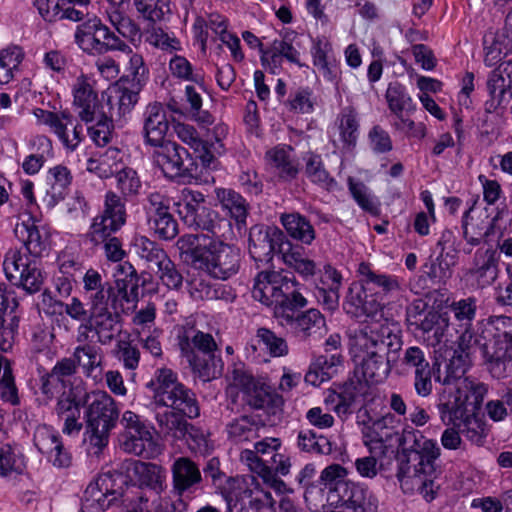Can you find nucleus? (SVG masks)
Listing matches in <instances>:
<instances>
[{"mask_svg": "<svg viewBox=\"0 0 512 512\" xmlns=\"http://www.w3.org/2000/svg\"><path fill=\"white\" fill-rule=\"evenodd\" d=\"M311 54L314 66L322 72L324 78L334 81L337 78V68L330 41L326 37L313 39Z\"/></svg>", "mask_w": 512, "mask_h": 512, "instance_id": "nucleus-47", "label": "nucleus"}, {"mask_svg": "<svg viewBox=\"0 0 512 512\" xmlns=\"http://www.w3.org/2000/svg\"><path fill=\"white\" fill-rule=\"evenodd\" d=\"M302 159L304 162L303 173L312 184L327 192L339 189L337 180L326 169L321 155L307 152Z\"/></svg>", "mask_w": 512, "mask_h": 512, "instance_id": "nucleus-36", "label": "nucleus"}, {"mask_svg": "<svg viewBox=\"0 0 512 512\" xmlns=\"http://www.w3.org/2000/svg\"><path fill=\"white\" fill-rule=\"evenodd\" d=\"M82 282L89 306L104 303L111 283L104 281L103 276L94 268L86 270Z\"/></svg>", "mask_w": 512, "mask_h": 512, "instance_id": "nucleus-55", "label": "nucleus"}, {"mask_svg": "<svg viewBox=\"0 0 512 512\" xmlns=\"http://www.w3.org/2000/svg\"><path fill=\"white\" fill-rule=\"evenodd\" d=\"M291 148L275 147L266 153L270 165L277 169L280 178L290 181L297 177L299 169L297 164L291 159Z\"/></svg>", "mask_w": 512, "mask_h": 512, "instance_id": "nucleus-54", "label": "nucleus"}, {"mask_svg": "<svg viewBox=\"0 0 512 512\" xmlns=\"http://www.w3.org/2000/svg\"><path fill=\"white\" fill-rule=\"evenodd\" d=\"M400 330L394 324L373 322L357 329L349 340L354 374L372 384L384 382L391 372L390 353L401 349Z\"/></svg>", "mask_w": 512, "mask_h": 512, "instance_id": "nucleus-2", "label": "nucleus"}, {"mask_svg": "<svg viewBox=\"0 0 512 512\" xmlns=\"http://www.w3.org/2000/svg\"><path fill=\"white\" fill-rule=\"evenodd\" d=\"M135 253L147 263L155 266L167 256L165 250L156 242L145 236H137L133 240Z\"/></svg>", "mask_w": 512, "mask_h": 512, "instance_id": "nucleus-64", "label": "nucleus"}, {"mask_svg": "<svg viewBox=\"0 0 512 512\" xmlns=\"http://www.w3.org/2000/svg\"><path fill=\"white\" fill-rule=\"evenodd\" d=\"M133 6L143 20L153 25L169 21L173 13L171 0H133Z\"/></svg>", "mask_w": 512, "mask_h": 512, "instance_id": "nucleus-49", "label": "nucleus"}, {"mask_svg": "<svg viewBox=\"0 0 512 512\" xmlns=\"http://www.w3.org/2000/svg\"><path fill=\"white\" fill-rule=\"evenodd\" d=\"M263 427V423L256 416L242 415L230 421L226 426V431L232 442L241 444L259 437V431Z\"/></svg>", "mask_w": 512, "mask_h": 512, "instance_id": "nucleus-44", "label": "nucleus"}, {"mask_svg": "<svg viewBox=\"0 0 512 512\" xmlns=\"http://www.w3.org/2000/svg\"><path fill=\"white\" fill-rule=\"evenodd\" d=\"M88 392L82 383L70 385L57 397L54 413L63 422L62 432L66 435H78L83 428L81 407L85 408Z\"/></svg>", "mask_w": 512, "mask_h": 512, "instance_id": "nucleus-18", "label": "nucleus"}, {"mask_svg": "<svg viewBox=\"0 0 512 512\" xmlns=\"http://www.w3.org/2000/svg\"><path fill=\"white\" fill-rule=\"evenodd\" d=\"M84 498L91 506L96 505L100 509L109 508L116 500V492L112 489V478L109 474H102L91 482L85 492Z\"/></svg>", "mask_w": 512, "mask_h": 512, "instance_id": "nucleus-46", "label": "nucleus"}, {"mask_svg": "<svg viewBox=\"0 0 512 512\" xmlns=\"http://www.w3.org/2000/svg\"><path fill=\"white\" fill-rule=\"evenodd\" d=\"M463 331L457 340V349L454 354H462L465 358H468L475 354L477 351L486 359L488 362V354L485 353V348L491 350L489 338L486 340L481 334H477L473 331L472 326L462 327Z\"/></svg>", "mask_w": 512, "mask_h": 512, "instance_id": "nucleus-51", "label": "nucleus"}, {"mask_svg": "<svg viewBox=\"0 0 512 512\" xmlns=\"http://www.w3.org/2000/svg\"><path fill=\"white\" fill-rule=\"evenodd\" d=\"M500 254L492 248L478 249L473 257L472 266L466 271L465 277L474 289L491 286L498 278Z\"/></svg>", "mask_w": 512, "mask_h": 512, "instance_id": "nucleus-22", "label": "nucleus"}, {"mask_svg": "<svg viewBox=\"0 0 512 512\" xmlns=\"http://www.w3.org/2000/svg\"><path fill=\"white\" fill-rule=\"evenodd\" d=\"M358 281L351 284L344 307L347 313L374 316L384 306V299L399 292L397 276L382 273L370 263L361 262L357 269Z\"/></svg>", "mask_w": 512, "mask_h": 512, "instance_id": "nucleus-7", "label": "nucleus"}, {"mask_svg": "<svg viewBox=\"0 0 512 512\" xmlns=\"http://www.w3.org/2000/svg\"><path fill=\"white\" fill-rule=\"evenodd\" d=\"M331 502L346 512H378V499L368 488L351 481L340 485L338 494Z\"/></svg>", "mask_w": 512, "mask_h": 512, "instance_id": "nucleus-24", "label": "nucleus"}, {"mask_svg": "<svg viewBox=\"0 0 512 512\" xmlns=\"http://www.w3.org/2000/svg\"><path fill=\"white\" fill-rule=\"evenodd\" d=\"M469 361L462 354H454L450 359L446 367V376L443 379L444 390L439 398V402L447 401V397L451 394H456L460 385V382L466 381L473 386L484 385L483 383L475 380L463 377L466 373ZM456 397L458 396L455 395Z\"/></svg>", "mask_w": 512, "mask_h": 512, "instance_id": "nucleus-41", "label": "nucleus"}, {"mask_svg": "<svg viewBox=\"0 0 512 512\" xmlns=\"http://www.w3.org/2000/svg\"><path fill=\"white\" fill-rule=\"evenodd\" d=\"M297 308L282 310L279 324L286 328L299 342L311 344L320 340L326 333V321L319 310L311 308L295 313Z\"/></svg>", "mask_w": 512, "mask_h": 512, "instance_id": "nucleus-14", "label": "nucleus"}, {"mask_svg": "<svg viewBox=\"0 0 512 512\" xmlns=\"http://www.w3.org/2000/svg\"><path fill=\"white\" fill-rule=\"evenodd\" d=\"M482 337L489 338L488 354L490 373L495 378H505L512 374V317H491L482 329Z\"/></svg>", "mask_w": 512, "mask_h": 512, "instance_id": "nucleus-11", "label": "nucleus"}, {"mask_svg": "<svg viewBox=\"0 0 512 512\" xmlns=\"http://www.w3.org/2000/svg\"><path fill=\"white\" fill-rule=\"evenodd\" d=\"M283 59L295 64H299L300 61V53L293 46L289 34H286L282 39H275L269 49L261 50L263 66L270 69L274 74L281 68Z\"/></svg>", "mask_w": 512, "mask_h": 512, "instance_id": "nucleus-33", "label": "nucleus"}, {"mask_svg": "<svg viewBox=\"0 0 512 512\" xmlns=\"http://www.w3.org/2000/svg\"><path fill=\"white\" fill-rule=\"evenodd\" d=\"M24 52L19 46H9L0 51V84L12 82L20 73Z\"/></svg>", "mask_w": 512, "mask_h": 512, "instance_id": "nucleus-53", "label": "nucleus"}, {"mask_svg": "<svg viewBox=\"0 0 512 512\" xmlns=\"http://www.w3.org/2000/svg\"><path fill=\"white\" fill-rule=\"evenodd\" d=\"M34 444L57 468L71 465L72 457L65 449L60 434L51 426H39L34 434Z\"/></svg>", "mask_w": 512, "mask_h": 512, "instance_id": "nucleus-26", "label": "nucleus"}, {"mask_svg": "<svg viewBox=\"0 0 512 512\" xmlns=\"http://www.w3.org/2000/svg\"><path fill=\"white\" fill-rule=\"evenodd\" d=\"M177 212L186 226L202 231L197 235L214 240L229 238L233 233L231 222L205 206V196L199 191L183 189L177 202Z\"/></svg>", "mask_w": 512, "mask_h": 512, "instance_id": "nucleus-10", "label": "nucleus"}, {"mask_svg": "<svg viewBox=\"0 0 512 512\" xmlns=\"http://www.w3.org/2000/svg\"><path fill=\"white\" fill-rule=\"evenodd\" d=\"M274 253L280 255L283 263L303 278L315 274V262L305 255L301 246L293 244L278 227H252L249 233V254L256 268H271Z\"/></svg>", "mask_w": 512, "mask_h": 512, "instance_id": "nucleus-5", "label": "nucleus"}, {"mask_svg": "<svg viewBox=\"0 0 512 512\" xmlns=\"http://www.w3.org/2000/svg\"><path fill=\"white\" fill-rule=\"evenodd\" d=\"M34 115L40 124L49 128V131L69 152H74L85 138L82 121L67 108L60 111L37 108L34 110Z\"/></svg>", "mask_w": 512, "mask_h": 512, "instance_id": "nucleus-13", "label": "nucleus"}, {"mask_svg": "<svg viewBox=\"0 0 512 512\" xmlns=\"http://www.w3.org/2000/svg\"><path fill=\"white\" fill-rule=\"evenodd\" d=\"M215 199L222 211L227 213L239 225H245L249 212V204L238 192L230 188L214 189Z\"/></svg>", "mask_w": 512, "mask_h": 512, "instance_id": "nucleus-42", "label": "nucleus"}, {"mask_svg": "<svg viewBox=\"0 0 512 512\" xmlns=\"http://www.w3.org/2000/svg\"><path fill=\"white\" fill-rule=\"evenodd\" d=\"M119 416L120 408L107 392H88L84 409L85 435L94 454H99L108 445L110 433L117 426Z\"/></svg>", "mask_w": 512, "mask_h": 512, "instance_id": "nucleus-9", "label": "nucleus"}, {"mask_svg": "<svg viewBox=\"0 0 512 512\" xmlns=\"http://www.w3.org/2000/svg\"><path fill=\"white\" fill-rule=\"evenodd\" d=\"M255 338L257 344L271 357H283L289 353L287 341L268 328H258Z\"/></svg>", "mask_w": 512, "mask_h": 512, "instance_id": "nucleus-59", "label": "nucleus"}, {"mask_svg": "<svg viewBox=\"0 0 512 512\" xmlns=\"http://www.w3.org/2000/svg\"><path fill=\"white\" fill-rule=\"evenodd\" d=\"M228 238L211 240L203 235H183L176 243L182 258L195 268L218 280H228L240 269L238 248L227 244Z\"/></svg>", "mask_w": 512, "mask_h": 512, "instance_id": "nucleus-4", "label": "nucleus"}, {"mask_svg": "<svg viewBox=\"0 0 512 512\" xmlns=\"http://www.w3.org/2000/svg\"><path fill=\"white\" fill-rule=\"evenodd\" d=\"M146 388L152 393L155 420L161 432L174 438L188 433L193 442L190 447L201 454L208 453L210 444L207 437L185 419L200 415L196 394L179 381L177 373L167 367L157 368L146 383Z\"/></svg>", "mask_w": 512, "mask_h": 512, "instance_id": "nucleus-1", "label": "nucleus"}, {"mask_svg": "<svg viewBox=\"0 0 512 512\" xmlns=\"http://www.w3.org/2000/svg\"><path fill=\"white\" fill-rule=\"evenodd\" d=\"M357 423L362 425L361 433L364 445L371 454L384 456L392 430L387 426V417L372 419L367 410H359Z\"/></svg>", "mask_w": 512, "mask_h": 512, "instance_id": "nucleus-23", "label": "nucleus"}, {"mask_svg": "<svg viewBox=\"0 0 512 512\" xmlns=\"http://www.w3.org/2000/svg\"><path fill=\"white\" fill-rule=\"evenodd\" d=\"M489 99L484 103L486 113L492 114L512 99V61H504L487 77Z\"/></svg>", "mask_w": 512, "mask_h": 512, "instance_id": "nucleus-20", "label": "nucleus"}, {"mask_svg": "<svg viewBox=\"0 0 512 512\" xmlns=\"http://www.w3.org/2000/svg\"><path fill=\"white\" fill-rule=\"evenodd\" d=\"M280 222L287 235L302 244L311 245L316 238L311 222L298 212L281 214Z\"/></svg>", "mask_w": 512, "mask_h": 512, "instance_id": "nucleus-45", "label": "nucleus"}, {"mask_svg": "<svg viewBox=\"0 0 512 512\" xmlns=\"http://www.w3.org/2000/svg\"><path fill=\"white\" fill-rule=\"evenodd\" d=\"M373 385L360 376L350 377L340 388L325 398V403L331 405L333 410L343 420L347 419L356 409L363 410L362 406L371 395L370 386Z\"/></svg>", "mask_w": 512, "mask_h": 512, "instance_id": "nucleus-16", "label": "nucleus"}, {"mask_svg": "<svg viewBox=\"0 0 512 512\" xmlns=\"http://www.w3.org/2000/svg\"><path fill=\"white\" fill-rule=\"evenodd\" d=\"M487 393L485 385L473 386L469 382H460L458 391L451 394L447 401L438 403L441 420L453 424L461 435L477 446H482L489 433L488 425L479 414L484 397Z\"/></svg>", "mask_w": 512, "mask_h": 512, "instance_id": "nucleus-6", "label": "nucleus"}, {"mask_svg": "<svg viewBox=\"0 0 512 512\" xmlns=\"http://www.w3.org/2000/svg\"><path fill=\"white\" fill-rule=\"evenodd\" d=\"M142 136L145 145L154 146L166 140L169 130L167 112L160 102L149 103L142 115Z\"/></svg>", "mask_w": 512, "mask_h": 512, "instance_id": "nucleus-29", "label": "nucleus"}, {"mask_svg": "<svg viewBox=\"0 0 512 512\" xmlns=\"http://www.w3.org/2000/svg\"><path fill=\"white\" fill-rule=\"evenodd\" d=\"M297 446L300 450L316 454H329L331 443L324 436H317L313 430H301L297 436Z\"/></svg>", "mask_w": 512, "mask_h": 512, "instance_id": "nucleus-63", "label": "nucleus"}, {"mask_svg": "<svg viewBox=\"0 0 512 512\" xmlns=\"http://www.w3.org/2000/svg\"><path fill=\"white\" fill-rule=\"evenodd\" d=\"M223 480V484L215 493L225 501L227 512H233L237 506H244L246 503L256 509L263 505L262 499L258 497L262 489L254 475L228 476Z\"/></svg>", "mask_w": 512, "mask_h": 512, "instance_id": "nucleus-15", "label": "nucleus"}, {"mask_svg": "<svg viewBox=\"0 0 512 512\" xmlns=\"http://www.w3.org/2000/svg\"><path fill=\"white\" fill-rule=\"evenodd\" d=\"M459 327H470L477 313V299L473 296L453 301L449 306Z\"/></svg>", "mask_w": 512, "mask_h": 512, "instance_id": "nucleus-62", "label": "nucleus"}, {"mask_svg": "<svg viewBox=\"0 0 512 512\" xmlns=\"http://www.w3.org/2000/svg\"><path fill=\"white\" fill-rule=\"evenodd\" d=\"M86 125L87 134L96 146L105 147L112 142L115 134L114 123L105 113L97 112V118Z\"/></svg>", "mask_w": 512, "mask_h": 512, "instance_id": "nucleus-58", "label": "nucleus"}, {"mask_svg": "<svg viewBox=\"0 0 512 512\" xmlns=\"http://www.w3.org/2000/svg\"><path fill=\"white\" fill-rule=\"evenodd\" d=\"M32 147H36L35 152L27 155L22 162V169L27 175L37 174L51 156L53 150L52 141L46 136L35 137L32 141Z\"/></svg>", "mask_w": 512, "mask_h": 512, "instance_id": "nucleus-50", "label": "nucleus"}, {"mask_svg": "<svg viewBox=\"0 0 512 512\" xmlns=\"http://www.w3.org/2000/svg\"><path fill=\"white\" fill-rule=\"evenodd\" d=\"M124 426L122 447L136 456L151 458L154 455L155 442L149 427L140 420V417L132 412L125 411L121 418Z\"/></svg>", "mask_w": 512, "mask_h": 512, "instance_id": "nucleus-19", "label": "nucleus"}, {"mask_svg": "<svg viewBox=\"0 0 512 512\" xmlns=\"http://www.w3.org/2000/svg\"><path fill=\"white\" fill-rule=\"evenodd\" d=\"M71 92L72 105L79 120L85 124L93 122L101 105L92 77L84 73L78 75L71 85Z\"/></svg>", "mask_w": 512, "mask_h": 512, "instance_id": "nucleus-21", "label": "nucleus"}, {"mask_svg": "<svg viewBox=\"0 0 512 512\" xmlns=\"http://www.w3.org/2000/svg\"><path fill=\"white\" fill-rule=\"evenodd\" d=\"M73 356L87 378L102 379L105 357L99 346L90 343L78 345L73 351Z\"/></svg>", "mask_w": 512, "mask_h": 512, "instance_id": "nucleus-37", "label": "nucleus"}, {"mask_svg": "<svg viewBox=\"0 0 512 512\" xmlns=\"http://www.w3.org/2000/svg\"><path fill=\"white\" fill-rule=\"evenodd\" d=\"M25 470V462L22 455L17 454L10 445L0 448V477L10 478L20 475Z\"/></svg>", "mask_w": 512, "mask_h": 512, "instance_id": "nucleus-61", "label": "nucleus"}, {"mask_svg": "<svg viewBox=\"0 0 512 512\" xmlns=\"http://www.w3.org/2000/svg\"><path fill=\"white\" fill-rule=\"evenodd\" d=\"M72 180L71 171L62 164L48 170L46 177L48 188L45 196L47 206L54 207L66 197Z\"/></svg>", "mask_w": 512, "mask_h": 512, "instance_id": "nucleus-38", "label": "nucleus"}, {"mask_svg": "<svg viewBox=\"0 0 512 512\" xmlns=\"http://www.w3.org/2000/svg\"><path fill=\"white\" fill-rule=\"evenodd\" d=\"M335 127L342 148L346 150L354 149L358 142L360 130L359 115L356 109L352 106L342 108L335 119Z\"/></svg>", "mask_w": 512, "mask_h": 512, "instance_id": "nucleus-40", "label": "nucleus"}, {"mask_svg": "<svg viewBox=\"0 0 512 512\" xmlns=\"http://www.w3.org/2000/svg\"><path fill=\"white\" fill-rule=\"evenodd\" d=\"M16 238L23 243L28 253L33 257H41L48 251V237L42 234L35 221L29 217L27 220L17 222L14 228Z\"/></svg>", "mask_w": 512, "mask_h": 512, "instance_id": "nucleus-35", "label": "nucleus"}, {"mask_svg": "<svg viewBox=\"0 0 512 512\" xmlns=\"http://www.w3.org/2000/svg\"><path fill=\"white\" fill-rule=\"evenodd\" d=\"M298 285L295 277L283 270L263 268L254 279L252 296L256 301L272 307L275 317L279 318L282 310L303 308L307 305Z\"/></svg>", "mask_w": 512, "mask_h": 512, "instance_id": "nucleus-8", "label": "nucleus"}, {"mask_svg": "<svg viewBox=\"0 0 512 512\" xmlns=\"http://www.w3.org/2000/svg\"><path fill=\"white\" fill-rule=\"evenodd\" d=\"M126 222L125 203L113 191L105 194L103 212L95 216L89 228L88 236L94 244L109 238Z\"/></svg>", "mask_w": 512, "mask_h": 512, "instance_id": "nucleus-17", "label": "nucleus"}, {"mask_svg": "<svg viewBox=\"0 0 512 512\" xmlns=\"http://www.w3.org/2000/svg\"><path fill=\"white\" fill-rule=\"evenodd\" d=\"M91 330L95 332L98 342L107 345L121 331V316L104 303L89 306Z\"/></svg>", "mask_w": 512, "mask_h": 512, "instance_id": "nucleus-27", "label": "nucleus"}, {"mask_svg": "<svg viewBox=\"0 0 512 512\" xmlns=\"http://www.w3.org/2000/svg\"><path fill=\"white\" fill-rule=\"evenodd\" d=\"M341 362L340 354L317 357L309 366L304 378L305 382L313 386L321 385L333 377Z\"/></svg>", "mask_w": 512, "mask_h": 512, "instance_id": "nucleus-48", "label": "nucleus"}, {"mask_svg": "<svg viewBox=\"0 0 512 512\" xmlns=\"http://www.w3.org/2000/svg\"><path fill=\"white\" fill-rule=\"evenodd\" d=\"M81 22L76 27L74 42L83 52L89 55H100L110 51L132 52L130 46L99 18L93 17Z\"/></svg>", "mask_w": 512, "mask_h": 512, "instance_id": "nucleus-12", "label": "nucleus"}, {"mask_svg": "<svg viewBox=\"0 0 512 512\" xmlns=\"http://www.w3.org/2000/svg\"><path fill=\"white\" fill-rule=\"evenodd\" d=\"M120 3L116 6L110 7L107 13L109 23L115 30L124 38L128 40H135L140 35V28L138 24L121 9Z\"/></svg>", "mask_w": 512, "mask_h": 512, "instance_id": "nucleus-57", "label": "nucleus"}, {"mask_svg": "<svg viewBox=\"0 0 512 512\" xmlns=\"http://www.w3.org/2000/svg\"><path fill=\"white\" fill-rule=\"evenodd\" d=\"M181 356L184 357L193 374L204 382L210 381L221 375L222 360L215 356V354H199L190 347L186 339L181 343Z\"/></svg>", "mask_w": 512, "mask_h": 512, "instance_id": "nucleus-30", "label": "nucleus"}, {"mask_svg": "<svg viewBox=\"0 0 512 512\" xmlns=\"http://www.w3.org/2000/svg\"><path fill=\"white\" fill-rule=\"evenodd\" d=\"M153 147L154 161L166 177L174 179L185 176L187 169L184 160L189 154L184 147L170 140Z\"/></svg>", "mask_w": 512, "mask_h": 512, "instance_id": "nucleus-28", "label": "nucleus"}, {"mask_svg": "<svg viewBox=\"0 0 512 512\" xmlns=\"http://www.w3.org/2000/svg\"><path fill=\"white\" fill-rule=\"evenodd\" d=\"M128 477L138 488H147L160 495L167 488V471L161 465L140 460L126 462Z\"/></svg>", "mask_w": 512, "mask_h": 512, "instance_id": "nucleus-25", "label": "nucleus"}, {"mask_svg": "<svg viewBox=\"0 0 512 512\" xmlns=\"http://www.w3.org/2000/svg\"><path fill=\"white\" fill-rule=\"evenodd\" d=\"M385 96L388 107L392 113L415 111L416 109V106L410 95L407 93L406 88L398 82L389 84Z\"/></svg>", "mask_w": 512, "mask_h": 512, "instance_id": "nucleus-60", "label": "nucleus"}, {"mask_svg": "<svg viewBox=\"0 0 512 512\" xmlns=\"http://www.w3.org/2000/svg\"><path fill=\"white\" fill-rule=\"evenodd\" d=\"M283 104L292 113L310 114L315 110L317 97L311 87L300 86L290 90Z\"/></svg>", "mask_w": 512, "mask_h": 512, "instance_id": "nucleus-52", "label": "nucleus"}, {"mask_svg": "<svg viewBox=\"0 0 512 512\" xmlns=\"http://www.w3.org/2000/svg\"><path fill=\"white\" fill-rule=\"evenodd\" d=\"M123 157L121 149L109 147L104 152L90 157L86 163V170L99 178H110L121 169Z\"/></svg>", "mask_w": 512, "mask_h": 512, "instance_id": "nucleus-39", "label": "nucleus"}, {"mask_svg": "<svg viewBox=\"0 0 512 512\" xmlns=\"http://www.w3.org/2000/svg\"><path fill=\"white\" fill-rule=\"evenodd\" d=\"M347 185L351 197L363 211L372 215L379 214L380 201L366 184L349 177Z\"/></svg>", "mask_w": 512, "mask_h": 512, "instance_id": "nucleus-56", "label": "nucleus"}, {"mask_svg": "<svg viewBox=\"0 0 512 512\" xmlns=\"http://www.w3.org/2000/svg\"><path fill=\"white\" fill-rule=\"evenodd\" d=\"M171 473L172 491L179 497L202 481L198 466L187 457L177 458L171 466Z\"/></svg>", "mask_w": 512, "mask_h": 512, "instance_id": "nucleus-34", "label": "nucleus"}, {"mask_svg": "<svg viewBox=\"0 0 512 512\" xmlns=\"http://www.w3.org/2000/svg\"><path fill=\"white\" fill-rule=\"evenodd\" d=\"M401 444L410 450L407 460L402 462L397 471V479L404 493L415 492L430 502L435 498L436 460L440 448L434 440L426 439L420 431L411 426L403 429Z\"/></svg>", "mask_w": 512, "mask_h": 512, "instance_id": "nucleus-3", "label": "nucleus"}, {"mask_svg": "<svg viewBox=\"0 0 512 512\" xmlns=\"http://www.w3.org/2000/svg\"><path fill=\"white\" fill-rule=\"evenodd\" d=\"M139 302V283H126L122 280H114L110 284L104 304L118 313L128 314L135 310Z\"/></svg>", "mask_w": 512, "mask_h": 512, "instance_id": "nucleus-31", "label": "nucleus"}, {"mask_svg": "<svg viewBox=\"0 0 512 512\" xmlns=\"http://www.w3.org/2000/svg\"><path fill=\"white\" fill-rule=\"evenodd\" d=\"M33 7L37 10L39 16L49 24H54L61 20L71 22H80L84 20L85 14L74 8L64 7L61 0H31Z\"/></svg>", "mask_w": 512, "mask_h": 512, "instance_id": "nucleus-43", "label": "nucleus"}, {"mask_svg": "<svg viewBox=\"0 0 512 512\" xmlns=\"http://www.w3.org/2000/svg\"><path fill=\"white\" fill-rule=\"evenodd\" d=\"M243 401L255 410H263L268 415L279 416L283 411L284 399L257 381L249 391L243 395Z\"/></svg>", "mask_w": 512, "mask_h": 512, "instance_id": "nucleus-32", "label": "nucleus"}]
</instances>
